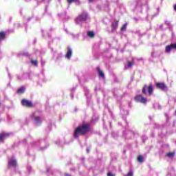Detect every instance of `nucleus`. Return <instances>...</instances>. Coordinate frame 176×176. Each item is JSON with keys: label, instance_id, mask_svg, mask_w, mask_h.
Here are the masks:
<instances>
[{"label": "nucleus", "instance_id": "3", "mask_svg": "<svg viewBox=\"0 0 176 176\" xmlns=\"http://www.w3.org/2000/svg\"><path fill=\"white\" fill-rule=\"evenodd\" d=\"M134 100L136 102H140V104H146L148 102V99L141 94L137 95Z\"/></svg>", "mask_w": 176, "mask_h": 176}, {"label": "nucleus", "instance_id": "16", "mask_svg": "<svg viewBox=\"0 0 176 176\" xmlns=\"http://www.w3.org/2000/svg\"><path fill=\"white\" fill-rule=\"evenodd\" d=\"M34 120L36 122L37 124H41V123H42V121H41V117L39 116L34 117Z\"/></svg>", "mask_w": 176, "mask_h": 176}, {"label": "nucleus", "instance_id": "15", "mask_svg": "<svg viewBox=\"0 0 176 176\" xmlns=\"http://www.w3.org/2000/svg\"><path fill=\"white\" fill-rule=\"evenodd\" d=\"M96 34H94V32L93 31L87 32V36H89V38H94Z\"/></svg>", "mask_w": 176, "mask_h": 176}, {"label": "nucleus", "instance_id": "14", "mask_svg": "<svg viewBox=\"0 0 176 176\" xmlns=\"http://www.w3.org/2000/svg\"><path fill=\"white\" fill-rule=\"evenodd\" d=\"M25 91V88L24 87H21L17 91V94H23Z\"/></svg>", "mask_w": 176, "mask_h": 176}, {"label": "nucleus", "instance_id": "10", "mask_svg": "<svg viewBox=\"0 0 176 176\" xmlns=\"http://www.w3.org/2000/svg\"><path fill=\"white\" fill-rule=\"evenodd\" d=\"M10 134L9 133H0V141H3L5 138L9 137Z\"/></svg>", "mask_w": 176, "mask_h": 176}, {"label": "nucleus", "instance_id": "22", "mask_svg": "<svg viewBox=\"0 0 176 176\" xmlns=\"http://www.w3.org/2000/svg\"><path fill=\"white\" fill-rule=\"evenodd\" d=\"M133 64H134V62H128L129 68H131V67H133Z\"/></svg>", "mask_w": 176, "mask_h": 176}, {"label": "nucleus", "instance_id": "26", "mask_svg": "<svg viewBox=\"0 0 176 176\" xmlns=\"http://www.w3.org/2000/svg\"><path fill=\"white\" fill-rule=\"evenodd\" d=\"M174 10L176 12V4L174 6Z\"/></svg>", "mask_w": 176, "mask_h": 176}, {"label": "nucleus", "instance_id": "1", "mask_svg": "<svg viewBox=\"0 0 176 176\" xmlns=\"http://www.w3.org/2000/svg\"><path fill=\"white\" fill-rule=\"evenodd\" d=\"M90 131V124H83L78 126L74 131V137L78 138L79 135H86Z\"/></svg>", "mask_w": 176, "mask_h": 176}, {"label": "nucleus", "instance_id": "18", "mask_svg": "<svg viewBox=\"0 0 176 176\" xmlns=\"http://www.w3.org/2000/svg\"><path fill=\"white\" fill-rule=\"evenodd\" d=\"M175 155V153H174V152H169V153H166V156L168 157H174V155Z\"/></svg>", "mask_w": 176, "mask_h": 176}, {"label": "nucleus", "instance_id": "25", "mask_svg": "<svg viewBox=\"0 0 176 176\" xmlns=\"http://www.w3.org/2000/svg\"><path fill=\"white\" fill-rule=\"evenodd\" d=\"M94 0H89V3H91V2H94Z\"/></svg>", "mask_w": 176, "mask_h": 176}, {"label": "nucleus", "instance_id": "6", "mask_svg": "<svg viewBox=\"0 0 176 176\" xmlns=\"http://www.w3.org/2000/svg\"><path fill=\"white\" fill-rule=\"evenodd\" d=\"M156 87L162 91L167 90V85L164 82H157Z\"/></svg>", "mask_w": 176, "mask_h": 176}, {"label": "nucleus", "instance_id": "21", "mask_svg": "<svg viewBox=\"0 0 176 176\" xmlns=\"http://www.w3.org/2000/svg\"><path fill=\"white\" fill-rule=\"evenodd\" d=\"M67 1L69 5H71L73 2H79V0H67Z\"/></svg>", "mask_w": 176, "mask_h": 176}, {"label": "nucleus", "instance_id": "9", "mask_svg": "<svg viewBox=\"0 0 176 176\" xmlns=\"http://www.w3.org/2000/svg\"><path fill=\"white\" fill-rule=\"evenodd\" d=\"M72 56V50H71V48L68 47L65 57L68 60H70Z\"/></svg>", "mask_w": 176, "mask_h": 176}, {"label": "nucleus", "instance_id": "20", "mask_svg": "<svg viewBox=\"0 0 176 176\" xmlns=\"http://www.w3.org/2000/svg\"><path fill=\"white\" fill-rule=\"evenodd\" d=\"M126 28H127V23H124V24L121 27L120 30H121V31H126Z\"/></svg>", "mask_w": 176, "mask_h": 176}, {"label": "nucleus", "instance_id": "8", "mask_svg": "<svg viewBox=\"0 0 176 176\" xmlns=\"http://www.w3.org/2000/svg\"><path fill=\"white\" fill-rule=\"evenodd\" d=\"M119 25V21H115V22H113L111 23V32H114L118 30V27Z\"/></svg>", "mask_w": 176, "mask_h": 176}, {"label": "nucleus", "instance_id": "4", "mask_svg": "<svg viewBox=\"0 0 176 176\" xmlns=\"http://www.w3.org/2000/svg\"><path fill=\"white\" fill-rule=\"evenodd\" d=\"M87 12H82L78 16L76 19V22L79 23L80 22H85L87 20Z\"/></svg>", "mask_w": 176, "mask_h": 176}, {"label": "nucleus", "instance_id": "27", "mask_svg": "<svg viewBox=\"0 0 176 176\" xmlns=\"http://www.w3.org/2000/svg\"><path fill=\"white\" fill-rule=\"evenodd\" d=\"M65 176H71V175H70V174H68V173H66V174H65Z\"/></svg>", "mask_w": 176, "mask_h": 176}, {"label": "nucleus", "instance_id": "2", "mask_svg": "<svg viewBox=\"0 0 176 176\" xmlns=\"http://www.w3.org/2000/svg\"><path fill=\"white\" fill-rule=\"evenodd\" d=\"M153 84L150 83L148 85H144L142 87V93L144 96H151L152 94H153Z\"/></svg>", "mask_w": 176, "mask_h": 176}, {"label": "nucleus", "instance_id": "13", "mask_svg": "<svg viewBox=\"0 0 176 176\" xmlns=\"http://www.w3.org/2000/svg\"><path fill=\"white\" fill-rule=\"evenodd\" d=\"M6 38V33L5 32H0V41H5Z\"/></svg>", "mask_w": 176, "mask_h": 176}, {"label": "nucleus", "instance_id": "24", "mask_svg": "<svg viewBox=\"0 0 176 176\" xmlns=\"http://www.w3.org/2000/svg\"><path fill=\"white\" fill-rule=\"evenodd\" d=\"M126 176H133V172L131 171V172L128 173Z\"/></svg>", "mask_w": 176, "mask_h": 176}, {"label": "nucleus", "instance_id": "17", "mask_svg": "<svg viewBox=\"0 0 176 176\" xmlns=\"http://www.w3.org/2000/svg\"><path fill=\"white\" fill-rule=\"evenodd\" d=\"M30 63L32 65H34V67H38V60H31Z\"/></svg>", "mask_w": 176, "mask_h": 176}, {"label": "nucleus", "instance_id": "23", "mask_svg": "<svg viewBox=\"0 0 176 176\" xmlns=\"http://www.w3.org/2000/svg\"><path fill=\"white\" fill-rule=\"evenodd\" d=\"M107 176H115V175L113 174V173H111V172H109V173H107Z\"/></svg>", "mask_w": 176, "mask_h": 176}, {"label": "nucleus", "instance_id": "19", "mask_svg": "<svg viewBox=\"0 0 176 176\" xmlns=\"http://www.w3.org/2000/svg\"><path fill=\"white\" fill-rule=\"evenodd\" d=\"M138 162L142 163V162H144V157H142V155H138Z\"/></svg>", "mask_w": 176, "mask_h": 176}, {"label": "nucleus", "instance_id": "11", "mask_svg": "<svg viewBox=\"0 0 176 176\" xmlns=\"http://www.w3.org/2000/svg\"><path fill=\"white\" fill-rule=\"evenodd\" d=\"M17 166V162L16 160H12L8 162V167H16Z\"/></svg>", "mask_w": 176, "mask_h": 176}, {"label": "nucleus", "instance_id": "5", "mask_svg": "<svg viewBox=\"0 0 176 176\" xmlns=\"http://www.w3.org/2000/svg\"><path fill=\"white\" fill-rule=\"evenodd\" d=\"M21 105H23V107H25L26 108H32V107H34L32 102L27 99H23L21 100Z\"/></svg>", "mask_w": 176, "mask_h": 176}, {"label": "nucleus", "instance_id": "7", "mask_svg": "<svg viewBox=\"0 0 176 176\" xmlns=\"http://www.w3.org/2000/svg\"><path fill=\"white\" fill-rule=\"evenodd\" d=\"M173 49H175L176 50V43L167 45L165 48V52L166 53H170V52H171Z\"/></svg>", "mask_w": 176, "mask_h": 176}, {"label": "nucleus", "instance_id": "12", "mask_svg": "<svg viewBox=\"0 0 176 176\" xmlns=\"http://www.w3.org/2000/svg\"><path fill=\"white\" fill-rule=\"evenodd\" d=\"M97 71L98 72L99 76H101L103 79L105 78V75L104 74V72L100 69V67L97 68Z\"/></svg>", "mask_w": 176, "mask_h": 176}]
</instances>
